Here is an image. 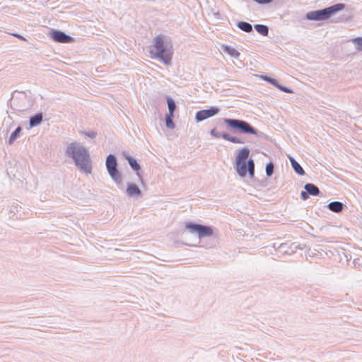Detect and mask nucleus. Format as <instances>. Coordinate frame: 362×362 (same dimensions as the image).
Returning <instances> with one entry per match:
<instances>
[{"instance_id":"obj_22","label":"nucleus","mask_w":362,"mask_h":362,"mask_svg":"<svg viewBox=\"0 0 362 362\" xmlns=\"http://www.w3.org/2000/svg\"><path fill=\"white\" fill-rule=\"evenodd\" d=\"M352 42L356 45L357 50L362 51V37H356Z\"/></svg>"},{"instance_id":"obj_25","label":"nucleus","mask_w":362,"mask_h":362,"mask_svg":"<svg viewBox=\"0 0 362 362\" xmlns=\"http://www.w3.org/2000/svg\"><path fill=\"white\" fill-rule=\"evenodd\" d=\"M225 51H226L228 54L234 57H238L239 55V53L233 48L226 47L225 48Z\"/></svg>"},{"instance_id":"obj_21","label":"nucleus","mask_w":362,"mask_h":362,"mask_svg":"<svg viewBox=\"0 0 362 362\" xmlns=\"http://www.w3.org/2000/svg\"><path fill=\"white\" fill-rule=\"evenodd\" d=\"M168 109H169V114L173 115V112L176 107L175 102L172 99L168 98Z\"/></svg>"},{"instance_id":"obj_30","label":"nucleus","mask_w":362,"mask_h":362,"mask_svg":"<svg viewBox=\"0 0 362 362\" xmlns=\"http://www.w3.org/2000/svg\"><path fill=\"white\" fill-rule=\"evenodd\" d=\"M262 78H263L264 80H265L266 81H268V82H269V81H270V78H269V77H268V76H262Z\"/></svg>"},{"instance_id":"obj_7","label":"nucleus","mask_w":362,"mask_h":362,"mask_svg":"<svg viewBox=\"0 0 362 362\" xmlns=\"http://www.w3.org/2000/svg\"><path fill=\"white\" fill-rule=\"evenodd\" d=\"M186 228L191 232L197 233L199 238L210 236L213 234L212 228L206 226L189 223Z\"/></svg>"},{"instance_id":"obj_8","label":"nucleus","mask_w":362,"mask_h":362,"mask_svg":"<svg viewBox=\"0 0 362 362\" xmlns=\"http://www.w3.org/2000/svg\"><path fill=\"white\" fill-rule=\"evenodd\" d=\"M50 35L55 42L60 43H70L74 41L71 37L59 30H52Z\"/></svg>"},{"instance_id":"obj_2","label":"nucleus","mask_w":362,"mask_h":362,"mask_svg":"<svg viewBox=\"0 0 362 362\" xmlns=\"http://www.w3.org/2000/svg\"><path fill=\"white\" fill-rule=\"evenodd\" d=\"M66 153L74 158L76 165H78L82 171L86 173H90L91 165L89 160V154L83 147L74 143L71 144L66 149Z\"/></svg>"},{"instance_id":"obj_1","label":"nucleus","mask_w":362,"mask_h":362,"mask_svg":"<svg viewBox=\"0 0 362 362\" xmlns=\"http://www.w3.org/2000/svg\"><path fill=\"white\" fill-rule=\"evenodd\" d=\"M149 53L152 59H158L168 65L173 58V46L165 45V36L159 35L153 38V45L150 47Z\"/></svg>"},{"instance_id":"obj_3","label":"nucleus","mask_w":362,"mask_h":362,"mask_svg":"<svg viewBox=\"0 0 362 362\" xmlns=\"http://www.w3.org/2000/svg\"><path fill=\"white\" fill-rule=\"evenodd\" d=\"M224 122L228 127L244 134H257V132L247 122L233 119H225Z\"/></svg>"},{"instance_id":"obj_10","label":"nucleus","mask_w":362,"mask_h":362,"mask_svg":"<svg viewBox=\"0 0 362 362\" xmlns=\"http://www.w3.org/2000/svg\"><path fill=\"white\" fill-rule=\"evenodd\" d=\"M306 192L303 191L300 194V197L303 200L308 199L309 195L317 196L320 193V190L317 186L313 184H306L305 185Z\"/></svg>"},{"instance_id":"obj_13","label":"nucleus","mask_w":362,"mask_h":362,"mask_svg":"<svg viewBox=\"0 0 362 362\" xmlns=\"http://www.w3.org/2000/svg\"><path fill=\"white\" fill-rule=\"evenodd\" d=\"M289 160L295 172L298 175H303L305 171L303 168L292 157H289Z\"/></svg>"},{"instance_id":"obj_23","label":"nucleus","mask_w":362,"mask_h":362,"mask_svg":"<svg viewBox=\"0 0 362 362\" xmlns=\"http://www.w3.org/2000/svg\"><path fill=\"white\" fill-rule=\"evenodd\" d=\"M21 131V127H18L11 135L10 136V139H9V141L10 143H11L12 141H13L16 136H18V134L20 133V132Z\"/></svg>"},{"instance_id":"obj_9","label":"nucleus","mask_w":362,"mask_h":362,"mask_svg":"<svg viewBox=\"0 0 362 362\" xmlns=\"http://www.w3.org/2000/svg\"><path fill=\"white\" fill-rule=\"evenodd\" d=\"M218 112V109L216 107H211L209 110H200L197 112L196 119L197 121L200 122L216 115Z\"/></svg>"},{"instance_id":"obj_5","label":"nucleus","mask_w":362,"mask_h":362,"mask_svg":"<svg viewBox=\"0 0 362 362\" xmlns=\"http://www.w3.org/2000/svg\"><path fill=\"white\" fill-rule=\"evenodd\" d=\"M235 169L241 177H245L247 173L250 177L253 178L255 176V163L252 160H249L247 162H235Z\"/></svg>"},{"instance_id":"obj_17","label":"nucleus","mask_w":362,"mask_h":362,"mask_svg":"<svg viewBox=\"0 0 362 362\" xmlns=\"http://www.w3.org/2000/svg\"><path fill=\"white\" fill-rule=\"evenodd\" d=\"M222 137L227 140V141H229L232 143H234V144H243L244 142L240 140V139H238V137H235V136H231L227 134H223L222 135Z\"/></svg>"},{"instance_id":"obj_15","label":"nucleus","mask_w":362,"mask_h":362,"mask_svg":"<svg viewBox=\"0 0 362 362\" xmlns=\"http://www.w3.org/2000/svg\"><path fill=\"white\" fill-rule=\"evenodd\" d=\"M42 120V114H37L34 115L33 117H30V127H35L41 123Z\"/></svg>"},{"instance_id":"obj_11","label":"nucleus","mask_w":362,"mask_h":362,"mask_svg":"<svg viewBox=\"0 0 362 362\" xmlns=\"http://www.w3.org/2000/svg\"><path fill=\"white\" fill-rule=\"evenodd\" d=\"M250 154V151L247 148H243L240 149L235 158V162H241L246 161V159L248 158Z\"/></svg>"},{"instance_id":"obj_29","label":"nucleus","mask_w":362,"mask_h":362,"mask_svg":"<svg viewBox=\"0 0 362 362\" xmlns=\"http://www.w3.org/2000/svg\"><path fill=\"white\" fill-rule=\"evenodd\" d=\"M12 35H13V36H15V37H18V39L21 40H25V38L23 36L21 35L16 34V33H13V34H12Z\"/></svg>"},{"instance_id":"obj_16","label":"nucleus","mask_w":362,"mask_h":362,"mask_svg":"<svg viewBox=\"0 0 362 362\" xmlns=\"http://www.w3.org/2000/svg\"><path fill=\"white\" fill-rule=\"evenodd\" d=\"M255 30L261 35L267 36L269 33L268 28L264 25H255Z\"/></svg>"},{"instance_id":"obj_26","label":"nucleus","mask_w":362,"mask_h":362,"mask_svg":"<svg viewBox=\"0 0 362 362\" xmlns=\"http://www.w3.org/2000/svg\"><path fill=\"white\" fill-rule=\"evenodd\" d=\"M269 83L276 86L277 87H279L281 90H282L283 91L286 92V93H290L291 91L286 88H284V87H281V86H277L276 83V81L274 79H272V78H270V81H269Z\"/></svg>"},{"instance_id":"obj_24","label":"nucleus","mask_w":362,"mask_h":362,"mask_svg":"<svg viewBox=\"0 0 362 362\" xmlns=\"http://www.w3.org/2000/svg\"><path fill=\"white\" fill-rule=\"evenodd\" d=\"M274 171V165L272 163H269L266 166V173L267 176H271Z\"/></svg>"},{"instance_id":"obj_6","label":"nucleus","mask_w":362,"mask_h":362,"mask_svg":"<svg viewBox=\"0 0 362 362\" xmlns=\"http://www.w3.org/2000/svg\"><path fill=\"white\" fill-rule=\"evenodd\" d=\"M106 166L109 174L116 182H121V175L117 170V161L113 155H109L106 159Z\"/></svg>"},{"instance_id":"obj_14","label":"nucleus","mask_w":362,"mask_h":362,"mask_svg":"<svg viewBox=\"0 0 362 362\" xmlns=\"http://www.w3.org/2000/svg\"><path fill=\"white\" fill-rule=\"evenodd\" d=\"M328 208L333 212H340L343 209V204L339 202H333L329 204Z\"/></svg>"},{"instance_id":"obj_4","label":"nucleus","mask_w":362,"mask_h":362,"mask_svg":"<svg viewBox=\"0 0 362 362\" xmlns=\"http://www.w3.org/2000/svg\"><path fill=\"white\" fill-rule=\"evenodd\" d=\"M344 8V4H337L323 10L317 11L312 13V16H308V18L314 20H323L329 18L333 13L342 10Z\"/></svg>"},{"instance_id":"obj_28","label":"nucleus","mask_w":362,"mask_h":362,"mask_svg":"<svg viewBox=\"0 0 362 362\" xmlns=\"http://www.w3.org/2000/svg\"><path fill=\"white\" fill-rule=\"evenodd\" d=\"M255 2L259 4H267L272 2L274 0H254Z\"/></svg>"},{"instance_id":"obj_18","label":"nucleus","mask_w":362,"mask_h":362,"mask_svg":"<svg viewBox=\"0 0 362 362\" xmlns=\"http://www.w3.org/2000/svg\"><path fill=\"white\" fill-rule=\"evenodd\" d=\"M238 26L240 29H241L242 30L247 32V33H249L252 30V25L247 22H243V21L240 22L238 24Z\"/></svg>"},{"instance_id":"obj_20","label":"nucleus","mask_w":362,"mask_h":362,"mask_svg":"<svg viewBox=\"0 0 362 362\" xmlns=\"http://www.w3.org/2000/svg\"><path fill=\"white\" fill-rule=\"evenodd\" d=\"M173 115L168 114L165 117L166 126L169 129H174L175 124L173 122Z\"/></svg>"},{"instance_id":"obj_27","label":"nucleus","mask_w":362,"mask_h":362,"mask_svg":"<svg viewBox=\"0 0 362 362\" xmlns=\"http://www.w3.org/2000/svg\"><path fill=\"white\" fill-rule=\"evenodd\" d=\"M269 83L276 86L277 87H279L281 90H282L283 91L286 92V93H290L291 91L286 88H284V87H281V86H277L276 83V81L274 79H272V78H270V81H269Z\"/></svg>"},{"instance_id":"obj_12","label":"nucleus","mask_w":362,"mask_h":362,"mask_svg":"<svg viewBox=\"0 0 362 362\" xmlns=\"http://www.w3.org/2000/svg\"><path fill=\"white\" fill-rule=\"evenodd\" d=\"M127 192L129 196H138L141 194V190L139 187L134 183L128 184Z\"/></svg>"},{"instance_id":"obj_19","label":"nucleus","mask_w":362,"mask_h":362,"mask_svg":"<svg viewBox=\"0 0 362 362\" xmlns=\"http://www.w3.org/2000/svg\"><path fill=\"white\" fill-rule=\"evenodd\" d=\"M127 159L128 160V162H129V164L130 165V166L136 171H138L140 169V165L137 163L136 160L130 157V156H127Z\"/></svg>"},{"instance_id":"obj_31","label":"nucleus","mask_w":362,"mask_h":362,"mask_svg":"<svg viewBox=\"0 0 362 362\" xmlns=\"http://www.w3.org/2000/svg\"><path fill=\"white\" fill-rule=\"evenodd\" d=\"M211 133L212 135H214L215 136H218V135H216V133H215V129L211 130Z\"/></svg>"}]
</instances>
